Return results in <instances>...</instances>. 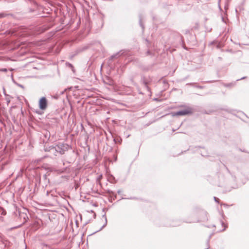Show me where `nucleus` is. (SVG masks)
Returning <instances> with one entry per match:
<instances>
[{"label": "nucleus", "instance_id": "nucleus-1", "mask_svg": "<svg viewBox=\"0 0 249 249\" xmlns=\"http://www.w3.org/2000/svg\"><path fill=\"white\" fill-rule=\"evenodd\" d=\"M218 224V225H213V227L211 226L209 227L213 228V231L216 232L223 231L228 227V225L223 222H219Z\"/></svg>", "mask_w": 249, "mask_h": 249}, {"label": "nucleus", "instance_id": "nucleus-5", "mask_svg": "<svg viewBox=\"0 0 249 249\" xmlns=\"http://www.w3.org/2000/svg\"><path fill=\"white\" fill-rule=\"evenodd\" d=\"M214 198H215L216 201H217V200H218V198H217V199H216V198L215 197Z\"/></svg>", "mask_w": 249, "mask_h": 249}, {"label": "nucleus", "instance_id": "nucleus-2", "mask_svg": "<svg viewBox=\"0 0 249 249\" xmlns=\"http://www.w3.org/2000/svg\"><path fill=\"white\" fill-rule=\"evenodd\" d=\"M192 113V109L190 108H186L184 110L178 111L173 113V116H183L187 114H191Z\"/></svg>", "mask_w": 249, "mask_h": 249}, {"label": "nucleus", "instance_id": "nucleus-3", "mask_svg": "<svg viewBox=\"0 0 249 249\" xmlns=\"http://www.w3.org/2000/svg\"><path fill=\"white\" fill-rule=\"evenodd\" d=\"M39 107L42 110H45L47 107V101L45 97H42L39 101Z\"/></svg>", "mask_w": 249, "mask_h": 249}, {"label": "nucleus", "instance_id": "nucleus-4", "mask_svg": "<svg viewBox=\"0 0 249 249\" xmlns=\"http://www.w3.org/2000/svg\"><path fill=\"white\" fill-rule=\"evenodd\" d=\"M214 198H215L216 201H217V200H218V198H217V199H216V198L215 197Z\"/></svg>", "mask_w": 249, "mask_h": 249}]
</instances>
